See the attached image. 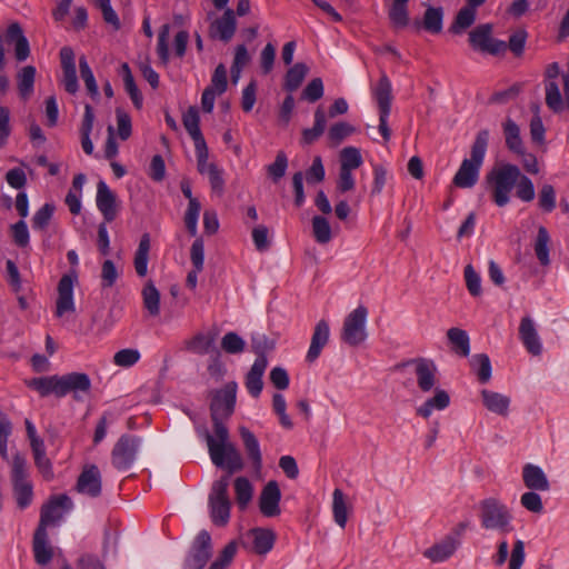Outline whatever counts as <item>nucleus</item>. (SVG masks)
<instances>
[{
    "mask_svg": "<svg viewBox=\"0 0 569 569\" xmlns=\"http://www.w3.org/2000/svg\"><path fill=\"white\" fill-rule=\"evenodd\" d=\"M237 383L228 382L223 388L213 391L210 402V418L214 436L206 433L208 452L212 463L229 475L240 472L244 468V460L236 447L229 440V430L226 421L232 416L236 406Z\"/></svg>",
    "mask_w": 569,
    "mask_h": 569,
    "instance_id": "nucleus-1",
    "label": "nucleus"
},
{
    "mask_svg": "<svg viewBox=\"0 0 569 569\" xmlns=\"http://www.w3.org/2000/svg\"><path fill=\"white\" fill-rule=\"evenodd\" d=\"M72 507V500L66 493L51 496L41 507L39 525L32 540L34 561L39 566H47L54 553L48 540L47 527L58 525Z\"/></svg>",
    "mask_w": 569,
    "mask_h": 569,
    "instance_id": "nucleus-2",
    "label": "nucleus"
},
{
    "mask_svg": "<svg viewBox=\"0 0 569 569\" xmlns=\"http://www.w3.org/2000/svg\"><path fill=\"white\" fill-rule=\"evenodd\" d=\"M489 131L480 130L471 146L470 158L463 159L458 171L453 176L452 183L460 189H470L479 180L480 169L488 148Z\"/></svg>",
    "mask_w": 569,
    "mask_h": 569,
    "instance_id": "nucleus-3",
    "label": "nucleus"
},
{
    "mask_svg": "<svg viewBox=\"0 0 569 569\" xmlns=\"http://www.w3.org/2000/svg\"><path fill=\"white\" fill-rule=\"evenodd\" d=\"M520 180V169L516 164H502L493 168L486 176V183L491 189V197L498 207H505L510 201V192Z\"/></svg>",
    "mask_w": 569,
    "mask_h": 569,
    "instance_id": "nucleus-4",
    "label": "nucleus"
},
{
    "mask_svg": "<svg viewBox=\"0 0 569 569\" xmlns=\"http://www.w3.org/2000/svg\"><path fill=\"white\" fill-rule=\"evenodd\" d=\"M478 510L482 528L500 533H509L513 530L511 512L499 499L490 497L481 500Z\"/></svg>",
    "mask_w": 569,
    "mask_h": 569,
    "instance_id": "nucleus-5",
    "label": "nucleus"
},
{
    "mask_svg": "<svg viewBox=\"0 0 569 569\" xmlns=\"http://www.w3.org/2000/svg\"><path fill=\"white\" fill-rule=\"evenodd\" d=\"M226 472V476L213 482L209 495L210 517L212 522L219 527H224L230 519L231 501L228 496V487L231 475Z\"/></svg>",
    "mask_w": 569,
    "mask_h": 569,
    "instance_id": "nucleus-6",
    "label": "nucleus"
},
{
    "mask_svg": "<svg viewBox=\"0 0 569 569\" xmlns=\"http://www.w3.org/2000/svg\"><path fill=\"white\" fill-rule=\"evenodd\" d=\"M368 309L360 305L351 311L343 321L341 340L351 347H357L367 339L366 322Z\"/></svg>",
    "mask_w": 569,
    "mask_h": 569,
    "instance_id": "nucleus-7",
    "label": "nucleus"
},
{
    "mask_svg": "<svg viewBox=\"0 0 569 569\" xmlns=\"http://www.w3.org/2000/svg\"><path fill=\"white\" fill-rule=\"evenodd\" d=\"M493 26L482 23L469 32V44L476 51L489 53L491 56L503 54L507 50L506 41L492 38Z\"/></svg>",
    "mask_w": 569,
    "mask_h": 569,
    "instance_id": "nucleus-8",
    "label": "nucleus"
},
{
    "mask_svg": "<svg viewBox=\"0 0 569 569\" xmlns=\"http://www.w3.org/2000/svg\"><path fill=\"white\" fill-rule=\"evenodd\" d=\"M141 439L132 435H122L111 451V463L117 470L129 469L136 460Z\"/></svg>",
    "mask_w": 569,
    "mask_h": 569,
    "instance_id": "nucleus-9",
    "label": "nucleus"
},
{
    "mask_svg": "<svg viewBox=\"0 0 569 569\" xmlns=\"http://www.w3.org/2000/svg\"><path fill=\"white\" fill-rule=\"evenodd\" d=\"M212 556L211 536L207 530H201L196 537L186 557L183 569H203Z\"/></svg>",
    "mask_w": 569,
    "mask_h": 569,
    "instance_id": "nucleus-10",
    "label": "nucleus"
},
{
    "mask_svg": "<svg viewBox=\"0 0 569 569\" xmlns=\"http://www.w3.org/2000/svg\"><path fill=\"white\" fill-rule=\"evenodd\" d=\"M59 398L72 393L76 401H82L91 391V379L84 372H70L59 376Z\"/></svg>",
    "mask_w": 569,
    "mask_h": 569,
    "instance_id": "nucleus-11",
    "label": "nucleus"
},
{
    "mask_svg": "<svg viewBox=\"0 0 569 569\" xmlns=\"http://www.w3.org/2000/svg\"><path fill=\"white\" fill-rule=\"evenodd\" d=\"M276 533L271 529L253 528L248 530L241 539V545L250 551L263 556L268 553L274 545Z\"/></svg>",
    "mask_w": 569,
    "mask_h": 569,
    "instance_id": "nucleus-12",
    "label": "nucleus"
},
{
    "mask_svg": "<svg viewBox=\"0 0 569 569\" xmlns=\"http://www.w3.org/2000/svg\"><path fill=\"white\" fill-rule=\"evenodd\" d=\"M78 279V274L76 270H72L68 274H63L58 283V298L56 301V316L62 317L67 312H73L74 301H73V286Z\"/></svg>",
    "mask_w": 569,
    "mask_h": 569,
    "instance_id": "nucleus-13",
    "label": "nucleus"
},
{
    "mask_svg": "<svg viewBox=\"0 0 569 569\" xmlns=\"http://www.w3.org/2000/svg\"><path fill=\"white\" fill-rule=\"evenodd\" d=\"M413 365L415 366V375L417 378L418 388L422 392L431 391L437 383V368L436 365L428 359L417 358L411 359L405 363L398 365L397 368Z\"/></svg>",
    "mask_w": 569,
    "mask_h": 569,
    "instance_id": "nucleus-14",
    "label": "nucleus"
},
{
    "mask_svg": "<svg viewBox=\"0 0 569 569\" xmlns=\"http://www.w3.org/2000/svg\"><path fill=\"white\" fill-rule=\"evenodd\" d=\"M76 490L79 493L96 498L101 495L102 481L99 468L96 465H86L78 477Z\"/></svg>",
    "mask_w": 569,
    "mask_h": 569,
    "instance_id": "nucleus-15",
    "label": "nucleus"
},
{
    "mask_svg": "<svg viewBox=\"0 0 569 569\" xmlns=\"http://www.w3.org/2000/svg\"><path fill=\"white\" fill-rule=\"evenodd\" d=\"M237 30L236 14L232 9H226L220 18L209 26V37L228 43Z\"/></svg>",
    "mask_w": 569,
    "mask_h": 569,
    "instance_id": "nucleus-16",
    "label": "nucleus"
},
{
    "mask_svg": "<svg viewBox=\"0 0 569 569\" xmlns=\"http://www.w3.org/2000/svg\"><path fill=\"white\" fill-rule=\"evenodd\" d=\"M281 491L276 480H270L262 488L259 497V509L264 517H276L280 515L279 502Z\"/></svg>",
    "mask_w": 569,
    "mask_h": 569,
    "instance_id": "nucleus-17",
    "label": "nucleus"
},
{
    "mask_svg": "<svg viewBox=\"0 0 569 569\" xmlns=\"http://www.w3.org/2000/svg\"><path fill=\"white\" fill-rule=\"evenodd\" d=\"M238 430L251 468L254 473L260 475L263 459L258 438L244 426L239 427Z\"/></svg>",
    "mask_w": 569,
    "mask_h": 569,
    "instance_id": "nucleus-18",
    "label": "nucleus"
},
{
    "mask_svg": "<svg viewBox=\"0 0 569 569\" xmlns=\"http://www.w3.org/2000/svg\"><path fill=\"white\" fill-rule=\"evenodd\" d=\"M97 207L102 213L104 222H112L118 214L117 197L104 181L97 184Z\"/></svg>",
    "mask_w": 569,
    "mask_h": 569,
    "instance_id": "nucleus-19",
    "label": "nucleus"
},
{
    "mask_svg": "<svg viewBox=\"0 0 569 569\" xmlns=\"http://www.w3.org/2000/svg\"><path fill=\"white\" fill-rule=\"evenodd\" d=\"M60 61L63 73L62 83L70 94H74L78 89V78L74 62V52L70 47H62L60 50Z\"/></svg>",
    "mask_w": 569,
    "mask_h": 569,
    "instance_id": "nucleus-20",
    "label": "nucleus"
},
{
    "mask_svg": "<svg viewBox=\"0 0 569 569\" xmlns=\"http://www.w3.org/2000/svg\"><path fill=\"white\" fill-rule=\"evenodd\" d=\"M4 40L8 44H12L14 47V56L18 61L22 62L29 58V41L23 34V30L18 22L9 24L4 34Z\"/></svg>",
    "mask_w": 569,
    "mask_h": 569,
    "instance_id": "nucleus-21",
    "label": "nucleus"
},
{
    "mask_svg": "<svg viewBox=\"0 0 569 569\" xmlns=\"http://www.w3.org/2000/svg\"><path fill=\"white\" fill-rule=\"evenodd\" d=\"M519 338L529 353L532 356L541 355L542 345L539 339L535 322L529 316L523 317L520 321Z\"/></svg>",
    "mask_w": 569,
    "mask_h": 569,
    "instance_id": "nucleus-22",
    "label": "nucleus"
},
{
    "mask_svg": "<svg viewBox=\"0 0 569 569\" xmlns=\"http://www.w3.org/2000/svg\"><path fill=\"white\" fill-rule=\"evenodd\" d=\"M330 335V328L327 320L321 319L315 327V331L311 337V343L306 356V360L310 363L315 362L322 348L328 343Z\"/></svg>",
    "mask_w": 569,
    "mask_h": 569,
    "instance_id": "nucleus-23",
    "label": "nucleus"
},
{
    "mask_svg": "<svg viewBox=\"0 0 569 569\" xmlns=\"http://www.w3.org/2000/svg\"><path fill=\"white\" fill-rule=\"evenodd\" d=\"M181 191L183 196L189 200L188 208L184 213V223L186 228L190 232L191 236L197 234V224L198 218L201 210L200 201L192 196L190 183L187 181H182L180 184Z\"/></svg>",
    "mask_w": 569,
    "mask_h": 569,
    "instance_id": "nucleus-24",
    "label": "nucleus"
},
{
    "mask_svg": "<svg viewBox=\"0 0 569 569\" xmlns=\"http://www.w3.org/2000/svg\"><path fill=\"white\" fill-rule=\"evenodd\" d=\"M522 480L530 490L548 491L550 489L549 480L543 470L532 463H527L522 468Z\"/></svg>",
    "mask_w": 569,
    "mask_h": 569,
    "instance_id": "nucleus-25",
    "label": "nucleus"
},
{
    "mask_svg": "<svg viewBox=\"0 0 569 569\" xmlns=\"http://www.w3.org/2000/svg\"><path fill=\"white\" fill-rule=\"evenodd\" d=\"M268 366V359H256L246 377V387L249 393L258 398L262 391V377Z\"/></svg>",
    "mask_w": 569,
    "mask_h": 569,
    "instance_id": "nucleus-26",
    "label": "nucleus"
},
{
    "mask_svg": "<svg viewBox=\"0 0 569 569\" xmlns=\"http://www.w3.org/2000/svg\"><path fill=\"white\" fill-rule=\"evenodd\" d=\"M458 547L456 539L446 536L440 542L428 548L423 556L433 562H441L451 557Z\"/></svg>",
    "mask_w": 569,
    "mask_h": 569,
    "instance_id": "nucleus-27",
    "label": "nucleus"
},
{
    "mask_svg": "<svg viewBox=\"0 0 569 569\" xmlns=\"http://www.w3.org/2000/svg\"><path fill=\"white\" fill-rule=\"evenodd\" d=\"M442 21H443V9L441 7H428L425 11L423 19L420 22L416 20L413 26L419 29L423 28L426 31L437 34L442 30Z\"/></svg>",
    "mask_w": 569,
    "mask_h": 569,
    "instance_id": "nucleus-28",
    "label": "nucleus"
},
{
    "mask_svg": "<svg viewBox=\"0 0 569 569\" xmlns=\"http://www.w3.org/2000/svg\"><path fill=\"white\" fill-rule=\"evenodd\" d=\"M450 403L449 393L443 389H436L433 397L428 398L417 408V415L427 419L433 410H443Z\"/></svg>",
    "mask_w": 569,
    "mask_h": 569,
    "instance_id": "nucleus-29",
    "label": "nucleus"
},
{
    "mask_svg": "<svg viewBox=\"0 0 569 569\" xmlns=\"http://www.w3.org/2000/svg\"><path fill=\"white\" fill-rule=\"evenodd\" d=\"M372 92L377 101L379 112H390L392 101V88L391 82L386 73L381 74Z\"/></svg>",
    "mask_w": 569,
    "mask_h": 569,
    "instance_id": "nucleus-30",
    "label": "nucleus"
},
{
    "mask_svg": "<svg viewBox=\"0 0 569 569\" xmlns=\"http://www.w3.org/2000/svg\"><path fill=\"white\" fill-rule=\"evenodd\" d=\"M481 397L485 407L497 415L500 416H507L508 409L510 405V399L507 396H503L498 392L489 391L487 389H483L481 391Z\"/></svg>",
    "mask_w": 569,
    "mask_h": 569,
    "instance_id": "nucleus-31",
    "label": "nucleus"
},
{
    "mask_svg": "<svg viewBox=\"0 0 569 569\" xmlns=\"http://www.w3.org/2000/svg\"><path fill=\"white\" fill-rule=\"evenodd\" d=\"M150 251V234L143 233L140 238L138 249L134 253L133 266L139 277H146L148 272V261Z\"/></svg>",
    "mask_w": 569,
    "mask_h": 569,
    "instance_id": "nucleus-32",
    "label": "nucleus"
},
{
    "mask_svg": "<svg viewBox=\"0 0 569 569\" xmlns=\"http://www.w3.org/2000/svg\"><path fill=\"white\" fill-rule=\"evenodd\" d=\"M59 376H48V377H38L32 378L27 381V386L36 390L41 397H47L51 393H53L56 397L59 398Z\"/></svg>",
    "mask_w": 569,
    "mask_h": 569,
    "instance_id": "nucleus-33",
    "label": "nucleus"
},
{
    "mask_svg": "<svg viewBox=\"0 0 569 569\" xmlns=\"http://www.w3.org/2000/svg\"><path fill=\"white\" fill-rule=\"evenodd\" d=\"M93 121H94V112L93 108L87 103L84 106V113L81 121L80 127V134H81V147L87 154H92L93 152V143L90 139V133L93 128Z\"/></svg>",
    "mask_w": 569,
    "mask_h": 569,
    "instance_id": "nucleus-34",
    "label": "nucleus"
},
{
    "mask_svg": "<svg viewBox=\"0 0 569 569\" xmlns=\"http://www.w3.org/2000/svg\"><path fill=\"white\" fill-rule=\"evenodd\" d=\"M503 133L507 148L517 154H523V144L520 137V129L512 119L507 118L503 122Z\"/></svg>",
    "mask_w": 569,
    "mask_h": 569,
    "instance_id": "nucleus-35",
    "label": "nucleus"
},
{
    "mask_svg": "<svg viewBox=\"0 0 569 569\" xmlns=\"http://www.w3.org/2000/svg\"><path fill=\"white\" fill-rule=\"evenodd\" d=\"M447 338L451 345L452 351L461 357H468L470 353V339L467 331L460 328H450L447 331Z\"/></svg>",
    "mask_w": 569,
    "mask_h": 569,
    "instance_id": "nucleus-36",
    "label": "nucleus"
},
{
    "mask_svg": "<svg viewBox=\"0 0 569 569\" xmlns=\"http://www.w3.org/2000/svg\"><path fill=\"white\" fill-rule=\"evenodd\" d=\"M326 114L321 107L315 111V123L312 128L302 130V144H312L317 141L325 132L326 129Z\"/></svg>",
    "mask_w": 569,
    "mask_h": 569,
    "instance_id": "nucleus-37",
    "label": "nucleus"
},
{
    "mask_svg": "<svg viewBox=\"0 0 569 569\" xmlns=\"http://www.w3.org/2000/svg\"><path fill=\"white\" fill-rule=\"evenodd\" d=\"M477 18V11L463 6L456 14L453 22L449 27V31L453 34H461L470 28Z\"/></svg>",
    "mask_w": 569,
    "mask_h": 569,
    "instance_id": "nucleus-38",
    "label": "nucleus"
},
{
    "mask_svg": "<svg viewBox=\"0 0 569 569\" xmlns=\"http://www.w3.org/2000/svg\"><path fill=\"white\" fill-rule=\"evenodd\" d=\"M309 72V68L303 62H298L293 64L284 76L283 88L289 91H296L305 80L306 76Z\"/></svg>",
    "mask_w": 569,
    "mask_h": 569,
    "instance_id": "nucleus-39",
    "label": "nucleus"
},
{
    "mask_svg": "<svg viewBox=\"0 0 569 569\" xmlns=\"http://www.w3.org/2000/svg\"><path fill=\"white\" fill-rule=\"evenodd\" d=\"M141 293L143 307L150 316L157 317L160 313V292L151 280L144 284Z\"/></svg>",
    "mask_w": 569,
    "mask_h": 569,
    "instance_id": "nucleus-40",
    "label": "nucleus"
},
{
    "mask_svg": "<svg viewBox=\"0 0 569 569\" xmlns=\"http://www.w3.org/2000/svg\"><path fill=\"white\" fill-rule=\"evenodd\" d=\"M34 78L36 68L33 66H26L19 71L17 76L18 90L23 100L29 99L33 92Z\"/></svg>",
    "mask_w": 569,
    "mask_h": 569,
    "instance_id": "nucleus-41",
    "label": "nucleus"
},
{
    "mask_svg": "<svg viewBox=\"0 0 569 569\" xmlns=\"http://www.w3.org/2000/svg\"><path fill=\"white\" fill-rule=\"evenodd\" d=\"M549 242L550 237L547 231V229L542 226L538 228L537 238L535 241V253L537 256V259L539 260L540 264L548 266L550 263L549 258Z\"/></svg>",
    "mask_w": 569,
    "mask_h": 569,
    "instance_id": "nucleus-42",
    "label": "nucleus"
},
{
    "mask_svg": "<svg viewBox=\"0 0 569 569\" xmlns=\"http://www.w3.org/2000/svg\"><path fill=\"white\" fill-rule=\"evenodd\" d=\"M236 500L241 510H244L253 496V487L248 478L238 477L234 480Z\"/></svg>",
    "mask_w": 569,
    "mask_h": 569,
    "instance_id": "nucleus-43",
    "label": "nucleus"
},
{
    "mask_svg": "<svg viewBox=\"0 0 569 569\" xmlns=\"http://www.w3.org/2000/svg\"><path fill=\"white\" fill-rule=\"evenodd\" d=\"M332 512L336 523L343 529L348 521V507L342 490L338 488L332 493Z\"/></svg>",
    "mask_w": 569,
    "mask_h": 569,
    "instance_id": "nucleus-44",
    "label": "nucleus"
},
{
    "mask_svg": "<svg viewBox=\"0 0 569 569\" xmlns=\"http://www.w3.org/2000/svg\"><path fill=\"white\" fill-rule=\"evenodd\" d=\"M470 366L477 373L478 380L481 383H486L491 378V363L490 359L486 353H478L472 356L470 359Z\"/></svg>",
    "mask_w": 569,
    "mask_h": 569,
    "instance_id": "nucleus-45",
    "label": "nucleus"
},
{
    "mask_svg": "<svg viewBox=\"0 0 569 569\" xmlns=\"http://www.w3.org/2000/svg\"><path fill=\"white\" fill-rule=\"evenodd\" d=\"M79 69H80V76L82 80L84 81L86 88L91 96L92 99L99 98V89L96 81V78L93 76V72L88 63V60L84 56H81L79 58Z\"/></svg>",
    "mask_w": 569,
    "mask_h": 569,
    "instance_id": "nucleus-46",
    "label": "nucleus"
},
{
    "mask_svg": "<svg viewBox=\"0 0 569 569\" xmlns=\"http://www.w3.org/2000/svg\"><path fill=\"white\" fill-rule=\"evenodd\" d=\"M362 164L360 150L356 147H346L340 152V169L352 171Z\"/></svg>",
    "mask_w": 569,
    "mask_h": 569,
    "instance_id": "nucleus-47",
    "label": "nucleus"
},
{
    "mask_svg": "<svg viewBox=\"0 0 569 569\" xmlns=\"http://www.w3.org/2000/svg\"><path fill=\"white\" fill-rule=\"evenodd\" d=\"M312 233L318 243H328L332 238L329 221L322 216H315L312 218Z\"/></svg>",
    "mask_w": 569,
    "mask_h": 569,
    "instance_id": "nucleus-48",
    "label": "nucleus"
},
{
    "mask_svg": "<svg viewBox=\"0 0 569 569\" xmlns=\"http://www.w3.org/2000/svg\"><path fill=\"white\" fill-rule=\"evenodd\" d=\"M546 104L555 113H560L565 109L563 99L555 81L546 83Z\"/></svg>",
    "mask_w": 569,
    "mask_h": 569,
    "instance_id": "nucleus-49",
    "label": "nucleus"
},
{
    "mask_svg": "<svg viewBox=\"0 0 569 569\" xmlns=\"http://www.w3.org/2000/svg\"><path fill=\"white\" fill-rule=\"evenodd\" d=\"M388 16L395 28H406L409 24V12L407 3L392 2Z\"/></svg>",
    "mask_w": 569,
    "mask_h": 569,
    "instance_id": "nucleus-50",
    "label": "nucleus"
},
{
    "mask_svg": "<svg viewBox=\"0 0 569 569\" xmlns=\"http://www.w3.org/2000/svg\"><path fill=\"white\" fill-rule=\"evenodd\" d=\"M56 206L53 203H44L32 218V228L34 230L44 231L47 230L50 220L52 219Z\"/></svg>",
    "mask_w": 569,
    "mask_h": 569,
    "instance_id": "nucleus-51",
    "label": "nucleus"
},
{
    "mask_svg": "<svg viewBox=\"0 0 569 569\" xmlns=\"http://www.w3.org/2000/svg\"><path fill=\"white\" fill-rule=\"evenodd\" d=\"M28 477H29V475H28L26 458L20 453H16L12 458V469H11L12 485L30 482Z\"/></svg>",
    "mask_w": 569,
    "mask_h": 569,
    "instance_id": "nucleus-52",
    "label": "nucleus"
},
{
    "mask_svg": "<svg viewBox=\"0 0 569 569\" xmlns=\"http://www.w3.org/2000/svg\"><path fill=\"white\" fill-rule=\"evenodd\" d=\"M213 345V337L204 333H197L190 340L186 341V348L197 355H206Z\"/></svg>",
    "mask_w": 569,
    "mask_h": 569,
    "instance_id": "nucleus-53",
    "label": "nucleus"
},
{
    "mask_svg": "<svg viewBox=\"0 0 569 569\" xmlns=\"http://www.w3.org/2000/svg\"><path fill=\"white\" fill-rule=\"evenodd\" d=\"M238 545L230 541L219 553L218 558L210 565L209 569H227L236 556Z\"/></svg>",
    "mask_w": 569,
    "mask_h": 569,
    "instance_id": "nucleus-54",
    "label": "nucleus"
},
{
    "mask_svg": "<svg viewBox=\"0 0 569 569\" xmlns=\"http://www.w3.org/2000/svg\"><path fill=\"white\" fill-rule=\"evenodd\" d=\"M355 132V128L347 122H338L330 127L328 139L333 146L340 144L348 136Z\"/></svg>",
    "mask_w": 569,
    "mask_h": 569,
    "instance_id": "nucleus-55",
    "label": "nucleus"
},
{
    "mask_svg": "<svg viewBox=\"0 0 569 569\" xmlns=\"http://www.w3.org/2000/svg\"><path fill=\"white\" fill-rule=\"evenodd\" d=\"M251 348L257 355L256 359H267V353L274 349V341L264 335H256L251 339Z\"/></svg>",
    "mask_w": 569,
    "mask_h": 569,
    "instance_id": "nucleus-56",
    "label": "nucleus"
},
{
    "mask_svg": "<svg viewBox=\"0 0 569 569\" xmlns=\"http://www.w3.org/2000/svg\"><path fill=\"white\" fill-rule=\"evenodd\" d=\"M17 505L20 509L27 508L33 497V488L31 482L12 485Z\"/></svg>",
    "mask_w": 569,
    "mask_h": 569,
    "instance_id": "nucleus-57",
    "label": "nucleus"
},
{
    "mask_svg": "<svg viewBox=\"0 0 569 569\" xmlns=\"http://www.w3.org/2000/svg\"><path fill=\"white\" fill-rule=\"evenodd\" d=\"M528 33L525 29H518L512 34H510L507 43V49H509L515 57H521L525 51V46L527 42Z\"/></svg>",
    "mask_w": 569,
    "mask_h": 569,
    "instance_id": "nucleus-58",
    "label": "nucleus"
},
{
    "mask_svg": "<svg viewBox=\"0 0 569 569\" xmlns=\"http://www.w3.org/2000/svg\"><path fill=\"white\" fill-rule=\"evenodd\" d=\"M170 34V24L164 23L161 26L158 34L157 53L162 64L169 62V48L168 40Z\"/></svg>",
    "mask_w": 569,
    "mask_h": 569,
    "instance_id": "nucleus-59",
    "label": "nucleus"
},
{
    "mask_svg": "<svg viewBox=\"0 0 569 569\" xmlns=\"http://www.w3.org/2000/svg\"><path fill=\"white\" fill-rule=\"evenodd\" d=\"M243 339L236 332H228L221 340V348L231 355L240 353L244 350Z\"/></svg>",
    "mask_w": 569,
    "mask_h": 569,
    "instance_id": "nucleus-60",
    "label": "nucleus"
},
{
    "mask_svg": "<svg viewBox=\"0 0 569 569\" xmlns=\"http://www.w3.org/2000/svg\"><path fill=\"white\" fill-rule=\"evenodd\" d=\"M182 122L190 137L201 133L199 111L196 107H189L183 113Z\"/></svg>",
    "mask_w": 569,
    "mask_h": 569,
    "instance_id": "nucleus-61",
    "label": "nucleus"
},
{
    "mask_svg": "<svg viewBox=\"0 0 569 569\" xmlns=\"http://www.w3.org/2000/svg\"><path fill=\"white\" fill-rule=\"evenodd\" d=\"M288 167V158L283 151H279L276 156L274 162L267 167L268 174L274 182L281 179Z\"/></svg>",
    "mask_w": 569,
    "mask_h": 569,
    "instance_id": "nucleus-62",
    "label": "nucleus"
},
{
    "mask_svg": "<svg viewBox=\"0 0 569 569\" xmlns=\"http://www.w3.org/2000/svg\"><path fill=\"white\" fill-rule=\"evenodd\" d=\"M538 203L546 212H551L556 208V191L551 184L546 183L541 187Z\"/></svg>",
    "mask_w": 569,
    "mask_h": 569,
    "instance_id": "nucleus-63",
    "label": "nucleus"
},
{
    "mask_svg": "<svg viewBox=\"0 0 569 569\" xmlns=\"http://www.w3.org/2000/svg\"><path fill=\"white\" fill-rule=\"evenodd\" d=\"M516 188V194L520 200L530 202L535 199V187L527 176L520 173V180H518Z\"/></svg>",
    "mask_w": 569,
    "mask_h": 569,
    "instance_id": "nucleus-64",
    "label": "nucleus"
}]
</instances>
